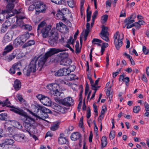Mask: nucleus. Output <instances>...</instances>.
<instances>
[{
  "label": "nucleus",
  "instance_id": "f257e3e1",
  "mask_svg": "<svg viewBox=\"0 0 149 149\" xmlns=\"http://www.w3.org/2000/svg\"><path fill=\"white\" fill-rule=\"evenodd\" d=\"M7 107L11 108L10 109V111L21 116L22 119L24 121V127L30 135L31 133L36 134L37 133V127L38 124L35 122L34 119L28 116L26 113L19 107L11 106L10 104L7 105Z\"/></svg>",
  "mask_w": 149,
  "mask_h": 149
},
{
  "label": "nucleus",
  "instance_id": "f03ea898",
  "mask_svg": "<svg viewBox=\"0 0 149 149\" xmlns=\"http://www.w3.org/2000/svg\"><path fill=\"white\" fill-rule=\"evenodd\" d=\"M67 50L68 49H63L60 48H52L50 49L43 56L41 57L39 61L38 60V65H44L49 57L54 54Z\"/></svg>",
  "mask_w": 149,
  "mask_h": 149
},
{
  "label": "nucleus",
  "instance_id": "7ed1b4c3",
  "mask_svg": "<svg viewBox=\"0 0 149 149\" xmlns=\"http://www.w3.org/2000/svg\"><path fill=\"white\" fill-rule=\"evenodd\" d=\"M46 23L44 21H43L38 25L37 28L38 34H41L44 38H46L49 36L52 28V26L50 25L47 26H46Z\"/></svg>",
  "mask_w": 149,
  "mask_h": 149
},
{
  "label": "nucleus",
  "instance_id": "20e7f679",
  "mask_svg": "<svg viewBox=\"0 0 149 149\" xmlns=\"http://www.w3.org/2000/svg\"><path fill=\"white\" fill-rule=\"evenodd\" d=\"M14 7V4L13 3H9L7 5L6 9L2 10V13H6L8 14L6 16V18L7 19L14 15L15 14H18L19 13L16 9L13 10Z\"/></svg>",
  "mask_w": 149,
  "mask_h": 149
},
{
  "label": "nucleus",
  "instance_id": "39448f33",
  "mask_svg": "<svg viewBox=\"0 0 149 149\" xmlns=\"http://www.w3.org/2000/svg\"><path fill=\"white\" fill-rule=\"evenodd\" d=\"M118 31H117L113 36L114 42L116 49L118 50L122 46L123 42L122 40L123 38V34H119Z\"/></svg>",
  "mask_w": 149,
  "mask_h": 149
},
{
  "label": "nucleus",
  "instance_id": "423d86ee",
  "mask_svg": "<svg viewBox=\"0 0 149 149\" xmlns=\"http://www.w3.org/2000/svg\"><path fill=\"white\" fill-rule=\"evenodd\" d=\"M58 84L56 83L50 84L47 86V88L52 91V93L56 96H60L61 94L58 90Z\"/></svg>",
  "mask_w": 149,
  "mask_h": 149
},
{
  "label": "nucleus",
  "instance_id": "0eeeda50",
  "mask_svg": "<svg viewBox=\"0 0 149 149\" xmlns=\"http://www.w3.org/2000/svg\"><path fill=\"white\" fill-rule=\"evenodd\" d=\"M59 56L63 58L60 62V64L61 65H70L72 63V61L70 59H66L68 56V53L66 52H62L60 54Z\"/></svg>",
  "mask_w": 149,
  "mask_h": 149
},
{
  "label": "nucleus",
  "instance_id": "6e6552de",
  "mask_svg": "<svg viewBox=\"0 0 149 149\" xmlns=\"http://www.w3.org/2000/svg\"><path fill=\"white\" fill-rule=\"evenodd\" d=\"M49 42L52 46H55L58 41V34L57 32L53 31L51 32V36Z\"/></svg>",
  "mask_w": 149,
  "mask_h": 149
},
{
  "label": "nucleus",
  "instance_id": "1a4fd4ad",
  "mask_svg": "<svg viewBox=\"0 0 149 149\" xmlns=\"http://www.w3.org/2000/svg\"><path fill=\"white\" fill-rule=\"evenodd\" d=\"M13 34L12 32L11 31H8L5 35L3 39L2 42L3 44L5 45L6 43L10 41L13 37Z\"/></svg>",
  "mask_w": 149,
  "mask_h": 149
},
{
  "label": "nucleus",
  "instance_id": "9d476101",
  "mask_svg": "<svg viewBox=\"0 0 149 149\" xmlns=\"http://www.w3.org/2000/svg\"><path fill=\"white\" fill-rule=\"evenodd\" d=\"M35 8L37 11L42 13H44L47 8L46 5L41 1H40L37 4Z\"/></svg>",
  "mask_w": 149,
  "mask_h": 149
},
{
  "label": "nucleus",
  "instance_id": "9b49d317",
  "mask_svg": "<svg viewBox=\"0 0 149 149\" xmlns=\"http://www.w3.org/2000/svg\"><path fill=\"white\" fill-rule=\"evenodd\" d=\"M74 102V100L70 97L65 98L61 101L62 104L66 107H70Z\"/></svg>",
  "mask_w": 149,
  "mask_h": 149
},
{
  "label": "nucleus",
  "instance_id": "f8f14e48",
  "mask_svg": "<svg viewBox=\"0 0 149 149\" xmlns=\"http://www.w3.org/2000/svg\"><path fill=\"white\" fill-rule=\"evenodd\" d=\"M33 108L31 111L29 109H28V111L29 112V113L32 115L35 116L36 114H39V112L40 111L41 106L39 105H34L33 107Z\"/></svg>",
  "mask_w": 149,
  "mask_h": 149
},
{
  "label": "nucleus",
  "instance_id": "ddd939ff",
  "mask_svg": "<svg viewBox=\"0 0 149 149\" xmlns=\"http://www.w3.org/2000/svg\"><path fill=\"white\" fill-rule=\"evenodd\" d=\"M10 137H12L16 141L22 142L24 141L25 135L23 134H16L13 136L10 134Z\"/></svg>",
  "mask_w": 149,
  "mask_h": 149
},
{
  "label": "nucleus",
  "instance_id": "4468645a",
  "mask_svg": "<svg viewBox=\"0 0 149 149\" xmlns=\"http://www.w3.org/2000/svg\"><path fill=\"white\" fill-rule=\"evenodd\" d=\"M64 11H66V10L64 9H62L61 11L59 10V11H58V13L56 15L57 19H61L64 22L66 21V18L65 17L66 16H65L66 14L64 13Z\"/></svg>",
  "mask_w": 149,
  "mask_h": 149
},
{
  "label": "nucleus",
  "instance_id": "2eb2a0df",
  "mask_svg": "<svg viewBox=\"0 0 149 149\" xmlns=\"http://www.w3.org/2000/svg\"><path fill=\"white\" fill-rule=\"evenodd\" d=\"M52 107L53 109L60 112L61 113H64L65 112L64 108L56 103H53L52 105Z\"/></svg>",
  "mask_w": 149,
  "mask_h": 149
},
{
  "label": "nucleus",
  "instance_id": "dca6fc26",
  "mask_svg": "<svg viewBox=\"0 0 149 149\" xmlns=\"http://www.w3.org/2000/svg\"><path fill=\"white\" fill-rule=\"evenodd\" d=\"M30 67L28 68L27 70L24 68L23 71V73L24 74V72L26 71V75L27 76L30 75L31 72H34L36 71V66H29Z\"/></svg>",
  "mask_w": 149,
  "mask_h": 149
},
{
  "label": "nucleus",
  "instance_id": "f3484780",
  "mask_svg": "<svg viewBox=\"0 0 149 149\" xmlns=\"http://www.w3.org/2000/svg\"><path fill=\"white\" fill-rule=\"evenodd\" d=\"M40 112V113H42L43 115H45L44 116V117L45 118H46L48 117V115L47 114L51 113V111L50 110L45 107L41 106Z\"/></svg>",
  "mask_w": 149,
  "mask_h": 149
},
{
  "label": "nucleus",
  "instance_id": "a211bd4d",
  "mask_svg": "<svg viewBox=\"0 0 149 149\" xmlns=\"http://www.w3.org/2000/svg\"><path fill=\"white\" fill-rule=\"evenodd\" d=\"M14 142V141L11 139H6L3 143L0 144L1 146L2 149H4V147L5 145H12Z\"/></svg>",
  "mask_w": 149,
  "mask_h": 149
},
{
  "label": "nucleus",
  "instance_id": "6ab92c4d",
  "mask_svg": "<svg viewBox=\"0 0 149 149\" xmlns=\"http://www.w3.org/2000/svg\"><path fill=\"white\" fill-rule=\"evenodd\" d=\"M17 55L18 53L17 52V50H15L14 51L6 57V60L8 62H10Z\"/></svg>",
  "mask_w": 149,
  "mask_h": 149
},
{
  "label": "nucleus",
  "instance_id": "aec40b11",
  "mask_svg": "<svg viewBox=\"0 0 149 149\" xmlns=\"http://www.w3.org/2000/svg\"><path fill=\"white\" fill-rule=\"evenodd\" d=\"M81 137V134L78 132L73 133L70 136L71 139L74 141H75L77 139H79Z\"/></svg>",
  "mask_w": 149,
  "mask_h": 149
},
{
  "label": "nucleus",
  "instance_id": "412c9836",
  "mask_svg": "<svg viewBox=\"0 0 149 149\" xmlns=\"http://www.w3.org/2000/svg\"><path fill=\"white\" fill-rule=\"evenodd\" d=\"M13 49V47L12 44H10L7 45L5 48L4 51L3 53V56L6 55L9 52L11 51Z\"/></svg>",
  "mask_w": 149,
  "mask_h": 149
},
{
  "label": "nucleus",
  "instance_id": "4be33fe9",
  "mask_svg": "<svg viewBox=\"0 0 149 149\" xmlns=\"http://www.w3.org/2000/svg\"><path fill=\"white\" fill-rule=\"evenodd\" d=\"M24 18V17L22 16H19L17 17V19H21V21H19L17 22V24L18 26L22 28H23V27H24V22L22 20V19H23Z\"/></svg>",
  "mask_w": 149,
  "mask_h": 149
},
{
  "label": "nucleus",
  "instance_id": "5701e85b",
  "mask_svg": "<svg viewBox=\"0 0 149 149\" xmlns=\"http://www.w3.org/2000/svg\"><path fill=\"white\" fill-rule=\"evenodd\" d=\"M30 37V34L28 32H26L25 34L22 35L20 37L22 44L24 43Z\"/></svg>",
  "mask_w": 149,
  "mask_h": 149
},
{
  "label": "nucleus",
  "instance_id": "b1692460",
  "mask_svg": "<svg viewBox=\"0 0 149 149\" xmlns=\"http://www.w3.org/2000/svg\"><path fill=\"white\" fill-rule=\"evenodd\" d=\"M51 101L50 99L47 97L45 96L42 99L41 102L46 106H50L51 105Z\"/></svg>",
  "mask_w": 149,
  "mask_h": 149
},
{
  "label": "nucleus",
  "instance_id": "393cba45",
  "mask_svg": "<svg viewBox=\"0 0 149 149\" xmlns=\"http://www.w3.org/2000/svg\"><path fill=\"white\" fill-rule=\"evenodd\" d=\"M21 84L20 81L18 79H16L14 81L13 87L15 89L18 91L20 88Z\"/></svg>",
  "mask_w": 149,
  "mask_h": 149
},
{
  "label": "nucleus",
  "instance_id": "a878e982",
  "mask_svg": "<svg viewBox=\"0 0 149 149\" xmlns=\"http://www.w3.org/2000/svg\"><path fill=\"white\" fill-rule=\"evenodd\" d=\"M108 28L107 26H105L103 25L102 28V30L100 32V35L105 36V34H108L109 36V33L108 31Z\"/></svg>",
  "mask_w": 149,
  "mask_h": 149
},
{
  "label": "nucleus",
  "instance_id": "bb28decb",
  "mask_svg": "<svg viewBox=\"0 0 149 149\" xmlns=\"http://www.w3.org/2000/svg\"><path fill=\"white\" fill-rule=\"evenodd\" d=\"M58 142L59 144L63 145L66 144L68 142L67 139L63 136H60L58 139Z\"/></svg>",
  "mask_w": 149,
  "mask_h": 149
},
{
  "label": "nucleus",
  "instance_id": "cd10ccee",
  "mask_svg": "<svg viewBox=\"0 0 149 149\" xmlns=\"http://www.w3.org/2000/svg\"><path fill=\"white\" fill-rule=\"evenodd\" d=\"M35 42L33 40H30L25 43L22 46L23 48H25L26 47L31 46L35 44Z\"/></svg>",
  "mask_w": 149,
  "mask_h": 149
},
{
  "label": "nucleus",
  "instance_id": "c85d7f7f",
  "mask_svg": "<svg viewBox=\"0 0 149 149\" xmlns=\"http://www.w3.org/2000/svg\"><path fill=\"white\" fill-rule=\"evenodd\" d=\"M22 42L21 40L19 37L17 38L13 42V45L16 47L19 45Z\"/></svg>",
  "mask_w": 149,
  "mask_h": 149
},
{
  "label": "nucleus",
  "instance_id": "c756f323",
  "mask_svg": "<svg viewBox=\"0 0 149 149\" xmlns=\"http://www.w3.org/2000/svg\"><path fill=\"white\" fill-rule=\"evenodd\" d=\"M101 145L102 148L105 147L107 144V137L105 136H103L101 139Z\"/></svg>",
  "mask_w": 149,
  "mask_h": 149
},
{
  "label": "nucleus",
  "instance_id": "7c9ffc66",
  "mask_svg": "<svg viewBox=\"0 0 149 149\" xmlns=\"http://www.w3.org/2000/svg\"><path fill=\"white\" fill-rule=\"evenodd\" d=\"M11 104L10 102L9 101L8 99H6L4 101H2L0 100V105H1L2 107H4L6 106L7 107V105Z\"/></svg>",
  "mask_w": 149,
  "mask_h": 149
},
{
  "label": "nucleus",
  "instance_id": "2f4dec72",
  "mask_svg": "<svg viewBox=\"0 0 149 149\" xmlns=\"http://www.w3.org/2000/svg\"><path fill=\"white\" fill-rule=\"evenodd\" d=\"M51 1L57 4H61L66 3V0H51Z\"/></svg>",
  "mask_w": 149,
  "mask_h": 149
},
{
  "label": "nucleus",
  "instance_id": "473e14b6",
  "mask_svg": "<svg viewBox=\"0 0 149 149\" xmlns=\"http://www.w3.org/2000/svg\"><path fill=\"white\" fill-rule=\"evenodd\" d=\"M7 118L8 114L6 113H2L0 114V120H6Z\"/></svg>",
  "mask_w": 149,
  "mask_h": 149
},
{
  "label": "nucleus",
  "instance_id": "72a5a7b5",
  "mask_svg": "<svg viewBox=\"0 0 149 149\" xmlns=\"http://www.w3.org/2000/svg\"><path fill=\"white\" fill-rule=\"evenodd\" d=\"M38 57L35 56L31 61L29 65H37V62L38 61Z\"/></svg>",
  "mask_w": 149,
  "mask_h": 149
},
{
  "label": "nucleus",
  "instance_id": "f704fd0d",
  "mask_svg": "<svg viewBox=\"0 0 149 149\" xmlns=\"http://www.w3.org/2000/svg\"><path fill=\"white\" fill-rule=\"evenodd\" d=\"M54 75L56 76H64V71H63L62 68L57 71L55 73Z\"/></svg>",
  "mask_w": 149,
  "mask_h": 149
},
{
  "label": "nucleus",
  "instance_id": "c9c22d12",
  "mask_svg": "<svg viewBox=\"0 0 149 149\" xmlns=\"http://www.w3.org/2000/svg\"><path fill=\"white\" fill-rule=\"evenodd\" d=\"M80 48H79V47H77L76 48H75L76 53L77 54L79 53L80 52L81 50L82 47L83 40L82 39V38L81 36L80 37Z\"/></svg>",
  "mask_w": 149,
  "mask_h": 149
},
{
  "label": "nucleus",
  "instance_id": "e433bc0d",
  "mask_svg": "<svg viewBox=\"0 0 149 149\" xmlns=\"http://www.w3.org/2000/svg\"><path fill=\"white\" fill-rule=\"evenodd\" d=\"M59 126V125L58 123H56L53 125L51 127L50 129L52 131H55L58 129Z\"/></svg>",
  "mask_w": 149,
  "mask_h": 149
},
{
  "label": "nucleus",
  "instance_id": "4c0bfd02",
  "mask_svg": "<svg viewBox=\"0 0 149 149\" xmlns=\"http://www.w3.org/2000/svg\"><path fill=\"white\" fill-rule=\"evenodd\" d=\"M135 21L134 19H125L124 20V22L126 23V25L130 24L133 23Z\"/></svg>",
  "mask_w": 149,
  "mask_h": 149
},
{
  "label": "nucleus",
  "instance_id": "58836bf2",
  "mask_svg": "<svg viewBox=\"0 0 149 149\" xmlns=\"http://www.w3.org/2000/svg\"><path fill=\"white\" fill-rule=\"evenodd\" d=\"M108 34H105V36L100 35V37L104 40L106 42H108L109 40V38L108 37Z\"/></svg>",
  "mask_w": 149,
  "mask_h": 149
},
{
  "label": "nucleus",
  "instance_id": "ea45409f",
  "mask_svg": "<svg viewBox=\"0 0 149 149\" xmlns=\"http://www.w3.org/2000/svg\"><path fill=\"white\" fill-rule=\"evenodd\" d=\"M115 132L114 131H111L109 133V138L110 139H113L115 136Z\"/></svg>",
  "mask_w": 149,
  "mask_h": 149
},
{
  "label": "nucleus",
  "instance_id": "a19ab883",
  "mask_svg": "<svg viewBox=\"0 0 149 149\" xmlns=\"http://www.w3.org/2000/svg\"><path fill=\"white\" fill-rule=\"evenodd\" d=\"M141 108L139 106H135L133 109V112L136 113L139 112Z\"/></svg>",
  "mask_w": 149,
  "mask_h": 149
},
{
  "label": "nucleus",
  "instance_id": "79ce46f5",
  "mask_svg": "<svg viewBox=\"0 0 149 149\" xmlns=\"http://www.w3.org/2000/svg\"><path fill=\"white\" fill-rule=\"evenodd\" d=\"M24 27L23 28L26 30L31 31L32 29V26L29 24L24 25Z\"/></svg>",
  "mask_w": 149,
  "mask_h": 149
},
{
  "label": "nucleus",
  "instance_id": "37998d69",
  "mask_svg": "<svg viewBox=\"0 0 149 149\" xmlns=\"http://www.w3.org/2000/svg\"><path fill=\"white\" fill-rule=\"evenodd\" d=\"M16 66H12L10 68L9 70V72L11 74H14L15 72V69L16 68Z\"/></svg>",
  "mask_w": 149,
  "mask_h": 149
},
{
  "label": "nucleus",
  "instance_id": "c03bdc74",
  "mask_svg": "<svg viewBox=\"0 0 149 149\" xmlns=\"http://www.w3.org/2000/svg\"><path fill=\"white\" fill-rule=\"evenodd\" d=\"M102 115H101L100 114V115L98 117V121H100V131H101L102 129V125L101 123V121L102 120V119L103 117L102 116Z\"/></svg>",
  "mask_w": 149,
  "mask_h": 149
},
{
  "label": "nucleus",
  "instance_id": "a18cd8bd",
  "mask_svg": "<svg viewBox=\"0 0 149 149\" xmlns=\"http://www.w3.org/2000/svg\"><path fill=\"white\" fill-rule=\"evenodd\" d=\"M8 27L3 24L1 29V32L4 33L7 30Z\"/></svg>",
  "mask_w": 149,
  "mask_h": 149
},
{
  "label": "nucleus",
  "instance_id": "49530a36",
  "mask_svg": "<svg viewBox=\"0 0 149 149\" xmlns=\"http://www.w3.org/2000/svg\"><path fill=\"white\" fill-rule=\"evenodd\" d=\"M123 81L125 82L126 86H127L129 85V83L130 81L129 78L128 77H125Z\"/></svg>",
  "mask_w": 149,
  "mask_h": 149
},
{
  "label": "nucleus",
  "instance_id": "de8ad7c7",
  "mask_svg": "<svg viewBox=\"0 0 149 149\" xmlns=\"http://www.w3.org/2000/svg\"><path fill=\"white\" fill-rule=\"evenodd\" d=\"M143 51L145 54H147L149 53V49H147L145 46L143 47Z\"/></svg>",
  "mask_w": 149,
  "mask_h": 149
},
{
  "label": "nucleus",
  "instance_id": "09e8293b",
  "mask_svg": "<svg viewBox=\"0 0 149 149\" xmlns=\"http://www.w3.org/2000/svg\"><path fill=\"white\" fill-rule=\"evenodd\" d=\"M16 97L20 102H22L24 100L22 96L21 95L17 94L16 95Z\"/></svg>",
  "mask_w": 149,
  "mask_h": 149
},
{
  "label": "nucleus",
  "instance_id": "8fccbe9b",
  "mask_svg": "<svg viewBox=\"0 0 149 149\" xmlns=\"http://www.w3.org/2000/svg\"><path fill=\"white\" fill-rule=\"evenodd\" d=\"M91 116V109L90 107H88L86 114V117L87 118H89Z\"/></svg>",
  "mask_w": 149,
  "mask_h": 149
},
{
  "label": "nucleus",
  "instance_id": "3c124183",
  "mask_svg": "<svg viewBox=\"0 0 149 149\" xmlns=\"http://www.w3.org/2000/svg\"><path fill=\"white\" fill-rule=\"evenodd\" d=\"M121 68H119L118 69L117 71L114 72L113 74V77L114 78L116 77V76L118 75V74L119 73V72H120V70Z\"/></svg>",
  "mask_w": 149,
  "mask_h": 149
},
{
  "label": "nucleus",
  "instance_id": "603ef678",
  "mask_svg": "<svg viewBox=\"0 0 149 149\" xmlns=\"http://www.w3.org/2000/svg\"><path fill=\"white\" fill-rule=\"evenodd\" d=\"M8 130L10 133H13L15 130V128L13 127H9L8 128Z\"/></svg>",
  "mask_w": 149,
  "mask_h": 149
},
{
  "label": "nucleus",
  "instance_id": "864d4df0",
  "mask_svg": "<svg viewBox=\"0 0 149 149\" xmlns=\"http://www.w3.org/2000/svg\"><path fill=\"white\" fill-rule=\"evenodd\" d=\"M144 106L145 108V110L146 111H149V104H148V103L146 102H145L144 104Z\"/></svg>",
  "mask_w": 149,
  "mask_h": 149
},
{
  "label": "nucleus",
  "instance_id": "5fc2aeb1",
  "mask_svg": "<svg viewBox=\"0 0 149 149\" xmlns=\"http://www.w3.org/2000/svg\"><path fill=\"white\" fill-rule=\"evenodd\" d=\"M44 96H45L43 95L39 94L36 96V97L41 102L42 101V99H43Z\"/></svg>",
  "mask_w": 149,
  "mask_h": 149
},
{
  "label": "nucleus",
  "instance_id": "6e6d98bb",
  "mask_svg": "<svg viewBox=\"0 0 149 149\" xmlns=\"http://www.w3.org/2000/svg\"><path fill=\"white\" fill-rule=\"evenodd\" d=\"M102 41L100 39L97 38H93L92 41V42L94 44L95 42H97L98 43H102Z\"/></svg>",
  "mask_w": 149,
  "mask_h": 149
},
{
  "label": "nucleus",
  "instance_id": "4d7b16f0",
  "mask_svg": "<svg viewBox=\"0 0 149 149\" xmlns=\"http://www.w3.org/2000/svg\"><path fill=\"white\" fill-rule=\"evenodd\" d=\"M4 25H5L8 27H9L11 25V23L10 21L8 20H6L3 24Z\"/></svg>",
  "mask_w": 149,
  "mask_h": 149
},
{
  "label": "nucleus",
  "instance_id": "13d9d810",
  "mask_svg": "<svg viewBox=\"0 0 149 149\" xmlns=\"http://www.w3.org/2000/svg\"><path fill=\"white\" fill-rule=\"evenodd\" d=\"M67 2L68 6L71 8H73L74 7V5L73 4V1H68L66 0V2Z\"/></svg>",
  "mask_w": 149,
  "mask_h": 149
},
{
  "label": "nucleus",
  "instance_id": "bf43d9fd",
  "mask_svg": "<svg viewBox=\"0 0 149 149\" xmlns=\"http://www.w3.org/2000/svg\"><path fill=\"white\" fill-rule=\"evenodd\" d=\"M126 16L125 10H123L121 12L120 15V17H125Z\"/></svg>",
  "mask_w": 149,
  "mask_h": 149
},
{
  "label": "nucleus",
  "instance_id": "052dcab7",
  "mask_svg": "<svg viewBox=\"0 0 149 149\" xmlns=\"http://www.w3.org/2000/svg\"><path fill=\"white\" fill-rule=\"evenodd\" d=\"M76 76V75L74 74H71L69 75L68 77H69L70 79L71 80H74L75 79V77Z\"/></svg>",
  "mask_w": 149,
  "mask_h": 149
},
{
  "label": "nucleus",
  "instance_id": "680f3d73",
  "mask_svg": "<svg viewBox=\"0 0 149 149\" xmlns=\"http://www.w3.org/2000/svg\"><path fill=\"white\" fill-rule=\"evenodd\" d=\"M134 25L135 26L136 28V29L137 30H139V29H140L141 27V26L140 25V24L138 22H136L134 23Z\"/></svg>",
  "mask_w": 149,
  "mask_h": 149
},
{
  "label": "nucleus",
  "instance_id": "e2e57ef3",
  "mask_svg": "<svg viewBox=\"0 0 149 149\" xmlns=\"http://www.w3.org/2000/svg\"><path fill=\"white\" fill-rule=\"evenodd\" d=\"M108 15H104L102 17V20L104 22H106L108 19Z\"/></svg>",
  "mask_w": 149,
  "mask_h": 149
},
{
  "label": "nucleus",
  "instance_id": "0e129e2a",
  "mask_svg": "<svg viewBox=\"0 0 149 149\" xmlns=\"http://www.w3.org/2000/svg\"><path fill=\"white\" fill-rule=\"evenodd\" d=\"M53 134L52 132L50 131H48L47 132L45 136V138L48 136H52Z\"/></svg>",
  "mask_w": 149,
  "mask_h": 149
},
{
  "label": "nucleus",
  "instance_id": "69168bd1",
  "mask_svg": "<svg viewBox=\"0 0 149 149\" xmlns=\"http://www.w3.org/2000/svg\"><path fill=\"white\" fill-rule=\"evenodd\" d=\"M80 102H79V103L78 104V107H77V110L78 112H79L80 110L81 104L82 103V100H79Z\"/></svg>",
  "mask_w": 149,
  "mask_h": 149
},
{
  "label": "nucleus",
  "instance_id": "338daca9",
  "mask_svg": "<svg viewBox=\"0 0 149 149\" xmlns=\"http://www.w3.org/2000/svg\"><path fill=\"white\" fill-rule=\"evenodd\" d=\"M75 68V66H69L68 68V69L71 72L74 71Z\"/></svg>",
  "mask_w": 149,
  "mask_h": 149
},
{
  "label": "nucleus",
  "instance_id": "774afa93",
  "mask_svg": "<svg viewBox=\"0 0 149 149\" xmlns=\"http://www.w3.org/2000/svg\"><path fill=\"white\" fill-rule=\"evenodd\" d=\"M98 15V11L97 10H95L94 12L93 15L92 16V19H95L96 18V17Z\"/></svg>",
  "mask_w": 149,
  "mask_h": 149
}]
</instances>
